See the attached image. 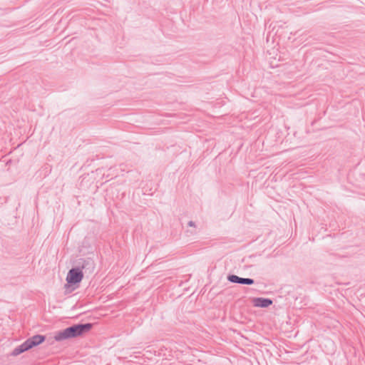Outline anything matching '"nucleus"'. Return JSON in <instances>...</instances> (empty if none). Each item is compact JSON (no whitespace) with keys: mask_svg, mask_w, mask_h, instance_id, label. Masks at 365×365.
Wrapping results in <instances>:
<instances>
[{"mask_svg":"<svg viewBox=\"0 0 365 365\" xmlns=\"http://www.w3.org/2000/svg\"><path fill=\"white\" fill-rule=\"evenodd\" d=\"M91 324H78L63 331L56 333L54 339L56 341H61L68 338L76 337L83 332L88 331L91 329Z\"/></svg>","mask_w":365,"mask_h":365,"instance_id":"obj_1","label":"nucleus"},{"mask_svg":"<svg viewBox=\"0 0 365 365\" xmlns=\"http://www.w3.org/2000/svg\"><path fill=\"white\" fill-rule=\"evenodd\" d=\"M83 277V272L79 269H71L66 277V289H68L73 284H78L82 280Z\"/></svg>","mask_w":365,"mask_h":365,"instance_id":"obj_2","label":"nucleus"},{"mask_svg":"<svg viewBox=\"0 0 365 365\" xmlns=\"http://www.w3.org/2000/svg\"><path fill=\"white\" fill-rule=\"evenodd\" d=\"M45 340V337L42 335H36L34 336L29 339H27L25 343L26 344L29 349H31L32 347L37 346L41 344Z\"/></svg>","mask_w":365,"mask_h":365,"instance_id":"obj_3","label":"nucleus"},{"mask_svg":"<svg viewBox=\"0 0 365 365\" xmlns=\"http://www.w3.org/2000/svg\"><path fill=\"white\" fill-rule=\"evenodd\" d=\"M252 303L255 307H267L272 304V302L268 299L254 298Z\"/></svg>","mask_w":365,"mask_h":365,"instance_id":"obj_4","label":"nucleus"},{"mask_svg":"<svg viewBox=\"0 0 365 365\" xmlns=\"http://www.w3.org/2000/svg\"><path fill=\"white\" fill-rule=\"evenodd\" d=\"M229 279L232 282L251 284L253 283V280L251 279L240 278L235 275H232L229 277Z\"/></svg>","mask_w":365,"mask_h":365,"instance_id":"obj_5","label":"nucleus"},{"mask_svg":"<svg viewBox=\"0 0 365 365\" xmlns=\"http://www.w3.org/2000/svg\"><path fill=\"white\" fill-rule=\"evenodd\" d=\"M29 347L27 346L26 344L24 342L21 345H20L19 346L16 347L12 352V354L14 356H17L19 354H20L21 353L25 351H27L29 350Z\"/></svg>","mask_w":365,"mask_h":365,"instance_id":"obj_6","label":"nucleus"}]
</instances>
